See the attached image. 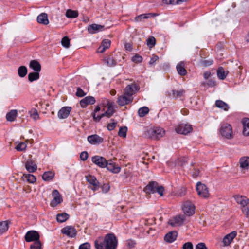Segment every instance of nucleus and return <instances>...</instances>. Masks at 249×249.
<instances>
[{"label":"nucleus","mask_w":249,"mask_h":249,"mask_svg":"<svg viewBox=\"0 0 249 249\" xmlns=\"http://www.w3.org/2000/svg\"><path fill=\"white\" fill-rule=\"evenodd\" d=\"M118 241L113 233H108L103 237H98L94 241L96 249H116Z\"/></svg>","instance_id":"1"},{"label":"nucleus","mask_w":249,"mask_h":249,"mask_svg":"<svg viewBox=\"0 0 249 249\" xmlns=\"http://www.w3.org/2000/svg\"><path fill=\"white\" fill-rule=\"evenodd\" d=\"M236 202L240 205L242 213L246 216L249 214V199L244 196L236 195L233 196Z\"/></svg>","instance_id":"2"},{"label":"nucleus","mask_w":249,"mask_h":249,"mask_svg":"<svg viewBox=\"0 0 249 249\" xmlns=\"http://www.w3.org/2000/svg\"><path fill=\"white\" fill-rule=\"evenodd\" d=\"M146 194L157 192L160 196H163L164 191L162 186H159L156 181L150 182L143 189Z\"/></svg>","instance_id":"3"},{"label":"nucleus","mask_w":249,"mask_h":249,"mask_svg":"<svg viewBox=\"0 0 249 249\" xmlns=\"http://www.w3.org/2000/svg\"><path fill=\"white\" fill-rule=\"evenodd\" d=\"M164 134V131L160 127L155 129H149L144 133L145 137L149 139L158 140L162 137Z\"/></svg>","instance_id":"4"},{"label":"nucleus","mask_w":249,"mask_h":249,"mask_svg":"<svg viewBox=\"0 0 249 249\" xmlns=\"http://www.w3.org/2000/svg\"><path fill=\"white\" fill-rule=\"evenodd\" d=\"M220 132L223 137L228 139H231L233 137L231 126L229 124H222Z\"/></svg>","instance_id":"5"},{"label":"nucleus","mask_w":249,"mask_h":249,"mask_svg":"<svg viewBox=\"0 0 249 249\" xmlns=\"http://www.w3.org/2000/svg\"><path fill=\"white\" fill-rule=\"evenodd\" d=\"M196 190L200 197L205 198L209 197V193L208 188L205 184L198 182L196 185Z\"/></svg>","instance_id":"6"},{"label":"nucleus","mask_w":249,"mask_h":249,"mask_svg":"<svg viewBox=\"0 0 249 249\" xmlns=\"http://www.w3.org/2000/svg\"><path fill=\"white\" fill-rule=\"evenodd\" d=\"M192 125L188 124H179L176 128V131L177 133L187 135L192 131Z\"/></svg>","instance_id":"7"},{"label":"nucleus","mask_w":249,"mask_h":249,"mask_svg":"<svg viewBox=\"0 0 249 249\" xmlns=\"http://www.w3.org/2000/svg\"><path fill=\"white\" fill-rule=\"evenodd\" d=\"M182 211L185 214L189 216L193 215L195 212V207L190 201H187L184 202Z\"/></svg>","instance_id":"8"},{"label":"nucleus","mask_w":249,"mask_h":249,"mask_svg":"<svg viewBox=\"0 0 249 249\" xmlns=\"http://www.w3.org/2000/svg\"><path fill=\"white\" fill-rule=\"evenodd\" d=\"M40 235L36 231H29L25 234V240L27 242H36L39 241Z\"/></svg>","instance_id":"9"},{"label":"nucleus","mask_w":249,"mask_h":249,"mask_svg":"<svg viewBox=\"0 0 249 249\" xmlns=\"http://www.w3.org/2000/svg\"><path fill=\"white\" fill-rule=\"evenodd\" d=\"M86 179L91 185L90 188L93 191H96L100 188L99 182L94 176L88 175L86 176Z\"/></svg>","instance_id":"10"},{"label":"nucleus","mask_w":249,"mask_h":249,"mask_svg":"<svg viewBox=\"0 0 249 249\" xmlns=\"http://www.w3.org/2000/svg\"><path fill=\"white\" fill-rule=\"evenodd\" d=\"M139 89V87L137 84L133 83L128 85L124 89V93L129 97H132L136 91Z\"/></svg>","instance_id":"11"},{"label":"nucleus","mask_w":249,"mask_h":249,"mask_svg":"<svg viewBox=\"0 0 249 249\" xmlns=\"http://www.w3.org/2000/svg\"><path fill=\"white\" fill-rule=\"evenodd\" d=\"M185 219L184 215H177L168 221V224L173 227L180 226Z\"/></svg>","instance_id":"12"},{"label":"nucleus","mask_w":249,"mask_h":249,"mask_svg":"<svg viewBox=\"0 0 249 249\" xmlns=\"http://www.w3.org/2000/svg\"><path fill=\"white\" fill-rule=\"evenodd\" d=\"M53 197V200L51 202L50 205L52 207H55L62 201V198L58 191L54 190L52 192Z\"/></svg>","instance_id":"13"},{"label":"nucleus","mask_w":249,"mask_h":249,"mask_svg":"<svg viewBox=\"0 0 249 249\" xmlns=\"http://www.w3.org/2000/svg\"><path fill=\"white\" fill-rule=\"evenodd\" d=\"M91 160L94 164L101 168L106 167L107 161L105 158L100 156H94L92 157Z\"/></svg>","instance_id":"14"},{"label":"nucleus","mask_w":249,"mask_h":249,"mask_svg":"<svg viewBox=\"0 0 249 249\" xmlns=\"http://www.w3.org/2000/svg\"><path fill=\"white\" fill-rule=\"evenodd\" d=\"M62 233L66 235L69 237H74L77 234L75 228L72 226H67L61 230Z\"/></svg>","instance_id":"15"},{"label":"nucleus","mask_w":249,"mask_h":249,"mask_svg":"<svg viewBox=\"0 0 249 249\" xmlns=\"http://www.w3.org/2000/svg\"><path fill=\"white\" fill-rule=\"evenodd\" d=\"M106 167H107L108 171L114 174L119 173L121 170V168L118 165L113 162L112 160H109L107 161Z\"/></svg>","instance_id":"16"},{"label":"nucleus","mask_w":249,"mask_h":249,"mask_svg":"<svg viewBox=\"0 0 249 249\" xmlns=\"http://www.w3.org/2000/svg\"><path fill=\"white\" fill-rule=\"evenodd\" d=\"M88 141L91 144L97 145L104 142V138L98 135L94 134L88 137Z\"/></svg>","instance_id":"17"},{"label":"nucleus","mask_w":249,"mask_h":249,"mask_svg":"<svg viewBox=\"0 0 249 249\" xmlns=\"http://www.w3.org/2000/svg\"><path fill=\"white\" fill-rule=\"evenodd\" d=\"M133 101V97H129L124 93L118 97L117 103L119 106H123Z\"/></svg>","instance_id":"18"},{"label":"nucleus","mask_w":249,"mask_h":249,"mask_svg":"<svg viewBox=\"0 0 249 249\" xmlns=\"http://www.w3.org/2000/svg\"><path fill=\"white\" fill-rule=\"evenodd\" d=\"M237 235V232L233 231L227 234L223 239V243L224 246H229Z\"/></svg>","instance_id":"19"},{"label":"nucleus","mask_w":249,"mask_h":249,"mask_svg":"<svg viewBox=\"0 0 249 249\" xmlns=\"http://www.w3.org/2000/svg\"><path fill=\"white\" fill-rule=\"evenodd\" d=\"M71 110L70 107H65L61 108L58 112V117L60 119H65L69 115Z\"/></svg>","instance_id":"20"},{"label":"nucleus","mask_w":249,"mask_h":249,"mask_svg":"<svg viewBox=\"0 0 249 249\" xmlns=\"http://www.w3.org/2000/svg\"><path fill=\"white\" fill-rule=\"evenodd\" d=\"M95 101V99L93 97L89 96L82 99L80 102V104L81 107L84 108L86 107L88 105L94 104Z\"/></svg>","instance_id":"21"},{"label":"nucleus","mask_w":249,"mask_h":249,"mask_svg":"<svg viewBox=\"0 0 249 249\" xmlns=\"http://www.w3.org/2000/svg\"><path fill=\"white\" fill-rule=\"evenodd\" d=\"M104 29V26L92 24L88 27V31L90 34H95Z\"/></svg>","instance_id":"22"},{"label":"nucleus","mask_w":249,"mask_h":249,"mask_svg":"<svg viewBox=\"0 0 249 249\" xmlns=\"http://www.w3.org/2000/svg\"><path fill=\"white\" fill-rule=\"evenodd\" d=\"M107 105V110L103 113V115L109 118L113 115L115 111L113 108L114 103L113 102L108 101Z\"/></svg>","instance_id":"23"},{"label":"nucleus","mask_w":249,"mask_h":249,"mask_svg":"<svg viewBox=\"0 0 249 249\" xmlns=\"http://www.w3.org/2000/svg\"><path fill=\"white\" fill-rule=\"evenodd\" d=\"M25 167L29 173H34L37 170V165L32 160H29L26 162Z\"/></svg>","instance_id":"24"},{"label":"nucleus","mask_w":249,"mask_h":249,"mask_svg":"<svg viewBox=\"0 0 249 249\" xmlns=\"http://www.w3.org/2000/svg\"><path fill=\"white\" fill-rule=\"evenodd\" d=\"M243 126V134L245 136H249V118H245L242 120Z\"/></svg>","instance_id":"25"},{"label":"nucleus","mask_w":249,"mask_h":249,"mask_svg":"<svg viewBox=\"0 0 249 249\" xmlns=\"http://www.w3.org/2000/svg\"><path fill=\"white\" fill-rule=\"evenodd\" d=\"M111 41L109 39H104L101 43V46L98 49V52L103 53L106 49L109 48Z\"/></svg>","instance_id":"26"},{"label":"nucleus","mask_w":249,"mask_h":249,"mask_svg":"<svg viewBox=\"0 0 249 249\" xmlns=\"http://www.w3.org/2000/svg\"><path fill=\"white\" fill-rule=\"evenodd\" d=\"M29 67L36 72H40L41 70V65L36 60H33L30 61Z\"/></svg>","instance_id":"27"},{"label":"nucleus","mask_w":249,"mask_h":249,"mask_svg":"<svg viewBox=\"0 0 249 249\" xmlns=\"http://www.w3.org/2000/svg\"><path fill=\"white\" fill-rule=\"evenodd\" d=\"M177 71L178 73L181 76H184L187 73V71L185 69V64L183 62H180L177 65Z\"/></svg>","instance_id":"28"},{"label":"nucleus","mask_w":249,"mask_h":249,"mask_svg":"<svg viewBox=\"0 0 249 249\" xmlns=\"http://www.w3.org/2000/svg\"><path fill=\"white\" fill-rule=\"evenodd\" d=\"M18 116V111L16 109H12L8 112L6 115L7 121L13 122L16 120Z\"/></svg>","instance_id":"29"},{"label":"nucleus","mask_w":249,"mask_h":249,"mask_svg":"<svg viewBox=\"0 0 249 249\" xmlns=\"http://www.w3.org/2000/svg\"><path fill=\"white\" fill-rule=\"evenodd\" d=\"M178 233L176 231H172L167 233L164 238L166 241L172 243L174 241L177 237Z\"/></svg>","instance_id":"30"},{"label":"nucleus","mask_w":249,"mask_h":249,"mask_svg":"<svg viewBox=\"0 0 249 249\" xmlns=\"http://www.w3.org/2000/svg\"><path fill=\"white\" fill-rule=\"evenodd\" d=\"M37 21L40 24L47 25L49 24L47 14L46 13H42L38 15L37 17Z\"/></svg>","instance_id":"31"},{"label":"nucleus","mask_w":249,"mask_h":249,"mask_svg":"<svg viewBox=\"0 0 249 249\" xmlns=\"http://www.w3.org/2000/svg\"><path fill=\"white\" fill-rule=\"evenodd\" d=\"M105 63L108 67H114L116 65V62L113 57L109 56L106 57L103 59Z\"/></svg>","instance_id":"32"},{"label":"nucleus","mask_w":249,"mask_h":249,"mask_svg":"<svg viewBox=\"0 0 249 249\" xmlns=\"http://www.w3.org/2000/svg\"><path fill=\"white\" fill-rule=\"evenodd\" d=\"M9 228L8 221L0 222V235L5 232Z\"/></svg>","instance_id":"33"},{"label":"nucleus","mask_w":249,"mask_h":249,"mask_svg":"<svg viewBox=\"0 0 249 249\" xmlns=\"http://www.w3.org/2000/svg\"><path fill=\"white\" fill-rule=\"evenodd\" d=\"M185 93V91L183 89L179 90L173 89L172 90V94L170 95L173 98H179L183 96Z\"/></svg>","instance_id":"34"},{"label":"nucleus","mask_w":249,"mask_h":249,"mask_svg":"<svg viewBox=\"0 0 249 249\" xmlns=\"http://www.w3.org/2000/svg\"><path fill=\"white\" fill-rule=\"evenodd\" d=\"M240 167L243 169H248L249 167V158L243 157L240 160Z\"/></svg>","instance_id":"35"},{"label":"nucleus","mask_w":249,"mask_h":249,"mask_svg":"<svg viewBox=\"0 0 249 249\" xmlns=\"http://www.w3.org/2000/svg\"><path fill=\"white\" fill-rule=\"evenodd\" d=\"M215 106L217 107L221 108L225 111H227L229 108V107L227 104L220 100L216 101Z\"/></svg>","instance_id":"36"},{"label":"nucleus","mask_w":249,"mask_h":249,"mask_svg":"<svg viewBox=\"0 0 249 249\" xmlns=\"http://www.w3.org/2000/svg\"><path fill=\"white\" fill-rule=\"evenodd\" d=\"M227 74L228 72L225 71L222 67H220L218 68L217 70V75L220 79L224 80L226 78Z\"/></svg>","instance_id":"37"},{"label":"nucleus","mask_w":249,"mask_h":249,"mask_svg":"<svg viewBox=\"0 0 249 249\" xmlns=\"http://www.w3.org/2000/svg\"><path fill=\"white\" fill-rule=\"evenodd\" d=\"M66 16L70 18H76L78 16V12L76 10L68 9L66 11Z\"/></svg>","instance_id":"38"},{"label":"nucleus","mask_w":249,"mask_h":249,"mask_svg":"<svg viewBox=\"0 0 249 249\" xmlns=\"http://www.w3.org/2000/svg\"><path fill=\"white\" fill-rule=\"evenodd\" d=\"M69 218V215L65 213H59L57 215L56 219L58 222L62 223Z\"/></svg>","instance_id":"39"},{"label":"nucleus","mask_w":249,"mask_h":249,"mask_svg":"<svg viewBox=\"0 0 249 249\" xmlns=\"http://www.w3.org/2000/svg\"><path fill=\"white\" fill-rule=\"evenodd\" d=\"M54 176V173L51 171L45 172L42 175V178L45 181L52 180Z\"/></svg>","instance_id":"40"},{"label":"nucleus","mask_w":249,"mask_h":249,"mask_svg":"<svg viewBox=\"0 0 249 249\" xmlns=\"http://www.w3.org/2000/svg\"><path fill=\"white\" fill-rule=\"evenodd\" d=\"M27 68L24 66H20L18 70V75L21 78L26 76L27 73Z\"/></svg>","instance_id":"41"},{"label":"nucleus","mask_w":249,"mask_h":249,"mask_svg":"<svg viewBox=\"0 0 249 249\" xmlns=\"http://www.w3.org/2000/svg\"><path fill=\"white\" fill-rule=\"evenodd\" d=\"M23 177L24 180H26L29 183H33L36 181V178L35 176L32 174H24Z\"/></svg>","instance_id":"42"},{"label":"nucleus","mask_w":249,"mask_h":249,"mask_svg":"<svg viewBox=\"0 0 249 249\" xmlns=\"http://www.w3.org/2000/svg\"><path fill=\"white\" fill-rule=\"evenodd\" d=\"M39 72L35 71L34 72L29 73L28 74V80L30 82L37 80L39 78Z\"/></svg>","instance_id":"43"},{"label":"nucleus","mask_w":249,"mask_h":249,"mask_svg":"<svg viewBox=\"0 0 249 249\" xmlns=\"http://www.w3.org/2000/svg\"><path fill=\"white\" fill-rule=\"evenodd\" d=\"M149 111V109L148 107H143L139 109L138 113L140 117H142L148 114Z\"/></svg>","instance_id":"44"},{"label":"nucleus","mask_w":249,"mask_h":249,"mask_svg":"<svg viewBox=\"0 0 249 249\" xmlns=\"http://www.w3.org/2000/svg\"><path fill=\"white\" fill-rule=\"evenodd\" d=\"M187 0H163V2L166 4H179Z\"/></svg>","instance_id":"45"},{"label":"nucleus","mask_w":249,"mask_h":249,"mask_svg":"<svg viewBox=\"0 0 249 249\" xmlns=\"http://www.w3.org/2000/svg\"><path fill=\"white\" fill-rule=\"evenodd\" d=\"M153 15H154V14L152 13L142 14L135 17V20L137 22L141 21L142 19L148 18L150 16Z\"/></svg>","instance_id":"46"},{"label":"nucleus","mask_w":249,"mask_h":249,"mask_svg":"<svg viewBox=\"0 0 249 249\" xmlns=\"http://www.w3.org/2000/svg\"><path fill=\"white\" fill-rule=\"evenodd\" d=\"M147 45L149 48H153L156 44V39L154 36H150L146 41Z\"/></svg>","instance_id":"47"},{"label":"nucleus","mask_w":249,"mask_h":249,"mask_svg":"<svg viewBox=\"0 0 249 249\" xmlns=\"http://www.w3.org/2000/svg\"><path fill=\"white\" fill-rule=\"evenodd\" d=\"M127 128L126 126L121 127L120 128L118 134L120 137L125 138L126 136Z\"/></svg>","instance_id":"48"},{"label":"nucleus","mask_w":249,"mask_h":249,"mask_svg":"<svg viewBox=\"0 0 249 249\" xmlns=\"http://www.w3.org/2000/svg\"><path fill=\"white\" fill-rule=\"evenodd\" d=\"M62 45L65 48H69L70 47V40L67 36H65L62 38L61 40Z\"/></svg>","instance_id":"49"},{"label":"nucleus","mask_w":249,"mask_h":249,"mask_svg":"<svg viewBox=\"0 0 249 249\" xmlns=\"http://www.w3.org/2000/svg\"><path fill=\"white\" fill-rule=\"evenodd\" d=\"M41 243L39 241L34 242L33 244L30 245V249H41Z\"/></svg>","instance_id":"50"},{"label":"nucleus","mask_w":249,"mask_h":249,"mask_svg":"<svg viewBox=\"0 0 249 249\" xmlns=\"http://www.w3.org/2000/svg\"><path fill=\"white\" fill-rule=\"evenodd\" d=\"M27 147V145L24 142H20L18 144L16 147V149L17 151H23Z\"/></svg>","instance_id":"51"},{"label":"nucleus","mask_w":249,"mask_h":249,"mask_svg":"<svg viewBox=\"0 0 249 249\" xmlns=\"http://www.w3.org/2000/svg\"><path fill=\"white\" fill-rule=\"evenodd\" d=\"M86 93L80 88L78 87L77 88V91L75 93L76 96L78 97H82L86 95Z\"/></svg>","instance_id":"52"},{"label":"nucleus","mask_w":249,"mask_h":249,"mask_svg":"<svg viewBox=\"0 0 249 249\" xmlns=\"http://www.w3.org/2000/svg\"><path fill=\"white\" fill-rule=\"evenodd\" d=\"M132 60L135 63H141L142 61V57L138 54H136L132 57Z\"/></svg>","instance_id":"53"},{"label":"nucleus","mask_w":249,"mask_h":249,"mask_svg":"<svg viewBox=\"0 0 249 249\" xmlns=\"http://www.w3.org/2000/svg\"><path fill=\"white\" fill-rule=\"evenodd\" d=\"M182 249H193V244L190 242L184 243L182 246Z\"/></svg>","instance_id":"54"},{"label":"nucleus","mask_w":249,"mask_h":249,"mask_svg":"<svg viewBox=\"0 0 249 249\" xmlns=\"http://www.w3.org/2000/svg\"><path fill=\"white\" fill-rule=\"evenodd\" d=\"M202 85L204 87L206 86L207 85H208L209 87H213L215 85V83L213 80L211 79L208 80L207 82L203 83Z\"/></svg>","instance_id":"55"},{"label":"nucleus","mask_w":249,"mask_h":249,"mask_svg":"<svg viewBox=\"0 0 249 249\" xmlns=\"http://www.w3.org/2000/svg\"><path fill=\"white\" fill-rule=\"evenodd\" d=\"M127 246L129 248H132L134 247L136 245V242L134 240L129 239L126 241Z\"/></svg>","instance_id":"56"},{"label":"nucleus","mask_w":249,"mask_h":249,"mask_svg":"<svg viewBox=\"0 0 249 249\" xmlns=\"http://www.w3.org/2000/svg\"><path fill=\"white\" fill-rule=\"evenodd\" d=\"M88 157V153L86 151H83L80 154L81 160L83 161L86 160Z\"/></svg>","instance_id":"57"},{"label":"nucleus","mask_w":249,"mask_h":249,"mask_svg":"<svg viewBox=\"0 0 249 249\" xmlns=\"http://www.w3.org/2000/svg\"><path fill=\"white\" fill-rule=\"evenodd\" d=\"M93 119V120L95 122H99L101 119L104 117V115H103V113L101 115L96 116V114L95 113H93L92 114Z\"/></svg>","instance_id":"58"},{"label":"nucleus","mask_w":249,"mask_h":249,"mask_svg":"<svg viewBox=\"0 0 249 249\" xmlns=\"http://www.w3.org/2000/svg\"><path fill=\"white\" fill-rule=\"evenodd\" d=\"M116 124H117V123L115 122H112L111 123H109L107 124V126L108 130L109 131L113 130L115 128V127L116 125Z\"/></svg>","instance_id":"59"},{"label":"nucleus","mask_w":249,"mask_h":249,"mask_svg":"<svg viewBox=\"0 0 249 249\" xmlns=\"http://www.w3.org/2000/svg\"><path fill=\"white\" fill-rule=\"evenodd\" d=\"M196 249H208L204 243H199L196 245Z\"/></svg>","instance_id":"60"},{"label":"nucleus","mask_w":249,"mask_h":249,"mask_svg":"<svg viewBox=\"0 0 249 249\" xmlns=\"http://www.w3.org/2000/svg\"><path fill=\"white\" fill-rule=\"evenodd\" d=\"M90 245L89 243H85L79 246V249H89Z\"/></svg>","instance_id":"61"},{"label":"nucleus","mask_w":249,"mask_h":249,"mask_svg":"<svg viewBox=\"0 0 249 249\" xmlns=\"http://www.w3.org/2000/svg\"><path fill=\"white\" fill-rule=\"evenodd\" d=\"M159 59V57L157 55H153L150 59V60L149 62V65L153 64L155 62Z\"/></svg>","instance_id":"62"},{"label":"nucleus","mask_w":249,"mask_h":249,"mask_svg":"<svg viewBox=\"0 0 249 249\" xmlns=\"http://www.w3.org/2000/svg\"><path fill=\"white\" fill-rule=\"evenodd\" d=\"M110 189V186L107 184H104L102 186V191L104 193H107Z\"/></svg>","instance_id":"63"},{"label":"nucleus","mask_w":249,"mask_h":249,"mask_svg":"<svg viewBox=\"0 0 249 249\" xmlns=\"http://www.w3.org/2000/svg\"><path fill=\"white\" fill-rule=\"evenodd\" d=\"M31 116L34 120H37L38 119L39 115L36 110H35L34 113L31 114Z\"/></svg>","instance_id":"64"}]
</instances>
